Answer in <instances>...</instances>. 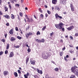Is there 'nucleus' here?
Masks as SVG:
<instances>
[{
	"label": "nucleus",
	"instance_id": "obj_1",
	"mask_svg": "<svg viewBox=\"0 0 78 78\" xmlns=\"http://www.w3.org/2000/svg\"><path fill=\"white\" fill-rule=\"evenodd\" d=\"M63 25H64V24L62 23H59L58 24H55V26L56 28L58 29H59V30H62L64 31L65 30L64 28H63Z\"/></svg>",
	"mask_w": 78,
	"mask_h": 78
},
{
	"label": "nucleus",
	"instance_id": "obj_2",
	"mask_svg": "<svg viewBox=\"0 0 78 78\" xmlns=\"http://www.w3.org/2000/svg\"><path fill=\"white\" fill-rule=\"evenodd\" d=\"M41 56H42V57L43 59H48V56L46 55V54H45V52H43L42 53H41Z\"/></svg>",
	"mask_w": 78,
	"mask_h": 78
},
{
	"label": "nucleus",
	"instance_id": "obj_3",
	"mask_svg": "<svg viewBox=\"0 0 78 78\" xmlns=\"http://www.w3.org/2000/svg\"><path fill=\"white\" fill-rule=\"evenodd\" d=\"M26 37L27 39H28V37H29V36H32L33 35V34L31 32H29L28 33H27L25 34Z\"/></svg>",
	"mask_w": 78,
	"mask_h": 78
},
{
	"label": "nucleus",
	"instance_id": "obj_4",
	"mask_svg": "<svg viewBox=\"0 0 78 78\" xmlns=\"http://www.w3.org/2000/svg\"><path fill=\"white\" fill-rule=\"evenodd\" d=\"M55 17L56 19H58V18H59V19H62V16H59V15H58V13H56L55 14Z\"/></svg>",
	"mask_w": 78,
	"mask_h": 78
},
{
	"label": "nucleus",
	"instance_id": "obj_5",
	"mask_svg": "<svg viewBox=\"0 0 78 78\" xmlns=\"http://www.w3.org/2000/svg\"><path fill=\"white\" fill-rule=\"evenodd\" d=\"M74 28V26L73 25L71 26L70 27L67 28V30L69 31H70Z\"/></svg>",
	"mask_w": 78,
	"mask_h": 78
},
{
	"label": "nucleus",
	"instance_id": "obj_6",
	"mask_svg": "<svg viewBox=\"0 0 78 78\" xmlns=\"http://www.w3.org/2000/svg\"><path fill=\"white\" fill-rule=\"evenodd\" d=\"M70 8H71V11H72L73 12L74 10V7L73 6V4H70Z\"/></svg>",
	"mask_w": 78,
	"mask_h": 78
},
{
	"label": "nucleus",
	"instance_id": "obj_7",
	"mask_svg": "<svg viewBox=\"0 0 78 78\" xmlns=\"http://www.w3.org/2000/svg\"><path fill=\"white\" fill-rule=\"evenodd\" d=\"M14 52H11L10 53L9 57L12 58V57H13L14 56Z\"/></svg>",
	"mask_w": 78,
	"mask_h": 78
},
{
	"label": "nucleus",
	"instance_id": "obj_8",
	"mask_svg": "<svg viewBox=\"0 0 78 78\" xmlns=\"http://www.w3.org/2000/svg\"><path fill=\"white\" fill-rule=\"evenodd\" d=\"M77 68V67L76 66H75L74 67H72L71 69V70H72V72H74V70L76 69Z\"/></svg>",
	"mask_w": 78,
	"mask_h": 78
},
{
	"label": "nucleus",
	"instance_id": "obj_9",
	"mask_svg": "<svg viewBox=\"0 0 78 78\" xmlns=\"http://www.w3.org/2000/svg\"><path fill=\"white\" fill-rule=\"evenodd\" d=\"M30 62L31 64L33 65H34L35 64V61L34 60L30 59Z\"/></svg>",
	"mask_w": 78,
	"mask_h": 78
},
{
	"label": "nucleus",
	"instance_id": "obj_10",
	"mask_svg": "<svg viewBox=\"0 0 78 78\" xmlns=\"http://www.w3.org/2000/svg\"><path fill=\"white\" fill-rule=\"evenodd\" d=\"M14 31L13 30V29H12L10 30L9 31V33H10V34H12L14 33Z\"/></svg>",
	"mask_w": 78,
	"mask_h": 78
},
{
	"label": "nucleus",
	"instance_id": "obj_11",
	"mask_svg": "<svg viewBox=\"0 0 78 78\" xmlns=\"http://www.w3.org/2000/svg\"><path fill=\"white\" fill-rule=\"evenodd\" d=\"M73 73H74L77 76V75L78 74V69H76L75 71V70H74L73 72H72Z\"/></svg>",
	"mask_w": 78,
	"mask_h": 78
},
{
	"label": "nucleus",
	"instance_id": "obj_12",
	"mask_svg": "<svg viewBox=\"0 0 78 78\" xmlns=\"http://www.w3.org/2000/svg\"><path fill=\"white\" fill-rule=\"evenodd\" d=\"M3 75H7L8 74V71H5L3 72Z\"/></svg>",
	"mask_w": 78,
	"mask_h": 78
},
{
	"label": "nucleus",
	"instance_id": "obj_13",
	"mask_svg": "<svg viewBox=\"0 0 78 78\" xmlns=\"http://www.w3.org/2000/svg\"><path fill=\"white\" fill-rule=\"evenodd\" d=\"M25 17H26L27 19V22H30V19L28 18V16H27V15H26Z\"/></svg>",
	"mask_w": 78,
	"mask_h": 78
},
{
	"label": "nucleus",
	"instance_id": "obj_14",
	"mask_svg": "<svg viewBox=\"0 0 78 78\" xmlns=\"http://www.w3.org/2000/svg\"><path fill=\"white\" fill-rule=\"evenodd\" d=\"M24 76L25 78H28V76H29V73H28V72H27V73L26 75L25 74H24Z\"/></svg>",
	"mask_w": 78,
	"mask_h": 78
},
{
	"label": "nucleus",
	"instance_id": "obj_15",
	"mask_svg": "<svg viewBox=\"0 0 78 78\" xmlns=\"http://www.w3.org/2000/svg\"><path fill=\"white\" fill-rule=\"evenodd\" d=\"M4 17H5V18L6 19H9L10 18V16L8 15H6L5 16L4 15Z\"/></svg>",
	"mask_w": 78,
	"mask_h": 78
},
{
	"label": "nucleus",
	"instance_id": "obj_16",
	"mask_svg": "<svg viewBox=\"0 0 78 78\" xmlns=\"http://www.w3.org/2000/svg\"><path fill=\"white\" fill-rule=\"evenodd\" d=\"M52 3L53 4H56V3H57V0H52Z\"/></svg>",
	"mask_w": 78,
	"mask_h": 78
},
{
	"label": "nucleus",
	"instance_id": "obj_17",
	"mask_svg": "<svg viewBox=\"0 0 78 78\" xmlns=\"http://www.w3.org/2000/svg\"><path fill=\"white\" fill-rule=\"evenodd\" d=\"M13 75H14L15 77H17L18 76V74L16 72H14Z\"/></svg>",
	"mask_w": 78,
	"mask_h": 78
},
{
	"label": "nucleus",
	"instance_id": "obj_18",
	"mask_svg": "<svg viewBox=\"0 0 78 78\" xmlns=\"http://www.w3.org/2000/svg\"><path fill=\"white\" fill-rule=\"evenodd\" d=\"M4 9L5 11V12L6 11L8 12V8H7V7H5L4 8Z\"/></svg>",
	"mask_w": 78,
	"mask_h": 78
},
{
	"label": "nucleus",
	"instance_id": "obj_19",
	"mask_svg": "<svg viewBox=\"0 0 78 78\" xmlns=\"http://www.w3.org/2000/svg\"><path fill=\"white\" fill-rule=\"evenodd\" d=\"M10 40L11 41H14L16 40V39L13 37H12Z\"/></svg>",
	"mask_w": 78,
	"mask_h": 78
},
{
	"label": "nucleus",
	"instance_id": "obj_20",
	"mask_svg": "<svg viewBox=\"0 0 78 78\" xmlns=\"http://www.w3.org/2000/svg\"><path fill=\"white\" fill-rule=\"evenodd\" d=\"M11 16H11V19H15V16H14V15H13V14H12L11 15Z\"/></svg>",
	"mask_w": 78,
	"mask_h": 78
},
{
	"label": "nucleus",
	"instance_id": "obj_21",
	"mask_svg": "<svg viewBox=\"0 0 78 78\" xmlns=\"http://www.w3.org/2000/svg\"><path fill=\"white\" fill-rule=\"evenodd\" d=\"M55 9L56 10H58V11L60 10V9H59V8L57 6H55Z\"/></svg>",
	"mask_w": 78,
	"mask_h": 78
},
{
	"label": "nucleus",
	"instance_id": "obj_22",
	"mask_svg": "<svg viewBox=\"0 0 78 78\" xmlns=\"http://www.w3.org/2000/svg\"><path fill=\"white\" fill-rule=\"evenodd\" d=\"M9 44H8L7 45V46L6 48V50H8V49H9Z\"/></svg>",
	"mask_w": 78,
	"mask_h": 78
},
{
	"label": "nucleus",
	"instance_id": "obj_23",
	"mask_svg": "<svg viewBox=\"0 0 78 78\" xmlns=\"http://www.w3.org/2000/svg\"><path fill=\"white\" fill-rule=\"evenodd\" d=\"M28 61H29V58H28L26 59V63L27 65L28 64Z\"/></svg>",
	"mask_w": 78,
	"mask_h": 78
},
{
	"label": "nucleus",
	"instance_id": "obj_24",
	"mask_svg": "<svg viewBox=\"0 0 78 78\" xmlns=\"http://www.w3.org/2000/svg\"><path fill=\"white\" fill-rule=\"evenodd\" d=\"M54 70L56 72H58L59 70V69L58 68H56L54 69Z\"/></svg>",
	"mask_w": 78,
	"mask_h": 78
},
{
	"label": "nucleus",
	"instance_id": "obj_25",
	"mask_svg": "<svg viewBox=\"0 0 78 78\" xmlns=\"http://www.w3.org/2000/svg\"><path fill=\"white\" fill-rule=\"evenodd\" d=\"M17 39H20H20H22V37L19 36H17Z\"/></svg>",
	"mask_w": 78,
	"mask_h": 78
},
{
	"label": "nucleus",
	"instance_id": "obj_26",
	"mask_svg": "<svg viewBox=\"0 0 78 78\" xmlns=\"http://www.w3.org/2000/svg\"><path fill=\"white\" fill-rule=\"evenodd\" d=\"M45 28H46V26H45L42 28V31H44V30H45Z\"/></svg>",
	"mask_w": 78,
	"mask_h": 78
},
{
	"label": "nucleus",
	"instance_id": "obj_27",
	"mask_svg": "<svg viewBox=\"0 0 78 78\" xmlns=\"http://www.w3.org/2000/svg\"><path fill=\"white\" fill-rule=\"evenodd\" d=\"M44 42H45V40L44 39H41V42L44 43Z\"/></svg>",
	"mask_w": 78,
	"mask_h": 78
},
{
	"label": "nucleus",
	"instance_id": "obj_28",
	"mask_svg": "<svg viewBox=\"0 0 78 78\" xmlns=\"http://www.w3.org/2000/svg\"><path fill=\"white\" fill-rule=\"evenodd\" d=\"M70 78H75V75H71L70 76Z\"/></svg>",
	"mask_w": 78,
	"mask_h": 78
},
{
	"label": "nucleus",
	"instance_id": "obj_29",
	"mask_svg": "<svg viewBox=\"0 0 78 78\" xmlns=\"http://www.w3.org/2000/svg\"><path fill=\"white\" fill-rule=\"evenodd\" d=\"M19 14L21 17H22V16H23V14L21 12H20Z\"/></svg>",
	"mask_w": 78,
	"mask_h": 78
},
{
	"label": "nucleus",
	"instance_id": "obj_30",
	"mask_svg": "<svg viewBox=\"0 0 78 78\" xmlns=\"http://www.w3.org/2000/svg\"><path fill=\"white\" fill-rule=\"evenodd\" d=\"M41 34V33L39 31H38L37 33V35H40Z\"/></svg>",
	"mask_w": 78,
	"mask_h": 78
},
{
	"label": "nucleus",
	"instance_id": "obj_31",
	"mask_svg": "<svg viewBox=\"0 0 78 78\" xmlns=\"http://www.w3.org/2000/svg\"><path fill=\"white\" fill-rule=\"evenodd\" d=\"M9 8L10 10H11V8H12V7H11V4H9Z\"/></svg>",
	"mask_w": 78,
	"mask_h": 78
},
{
	"label": "nucleus",
	"instance_id": "obj_32",
	"mask_svg": "<svg viewBox=\"0 0 78 78\" xmlns=\"http://www.w3.org/2000/svg\"><path fill=\"white\" fill-rule=\"evenodd\" d=\"M14 47L16 48H19V45L14 46Z\"/></svg>",
	"mask_w": 78,
	"mask_h": 78
},
{
	"label": "nucleus",
	"instance_id": "obj_33",
	"mask_svg": "<svg viewBox=\"0 0 78 78\" xmlns=\"http://www.w3.org/2000/svg\"><path fill=\"white\" fill-rule=\"evenodd\" d=\"M33 76L35 78H38V76L37 75H34Z\"/></svg>",
	"mask_w": 78,
	"mask_h": 78
},
{
	"label": "nucleus",
	"instance_id": "obj_34",
	"mask_svg": "<svg viewBox=\"0 0 78 78\" xmlns=\"http://www.w3.org/2000/svg\"><path fill=\"white\" fill-rule=\"evenodd\" d=\"M53 34H54V33L53 32H52V33L50 34V36H52Z\"/></svg>",
	"mask_w": 78,
	"mask_h": 78
},
{
	"label": "nucleus",
	"instance_id": "obj_35",
	"mask_svg": "<svg viewBox=\"0 0 78 78\" xmlns=\"http://www.w3.org/2000/svg\"><path fill=\"white\" fill-rule=\"evenodd\" d=\"M39 10L40 12H42V9H41V8H39Z\"/></svg>",
	"mask_w": 78,
	"mask_h": 78
},
{
	"label": "nucleus",
	"instance_id": "obj_36",
	"mask_svg": "<svg viewBox=\"0 0 78 78\" xmlns=\"http://www.w3.org/2000/svg\"><path fill=\"white\" fill-rule=\"evenodd\" d=\"M47 12L48 14L50 15L51 14V12L50 11L47 10Z\"/></svg>",
	"mask_w": 78,
	"mask_h": 78
},
{
	"label": "nucleus",
	"instance_id": "obj_37",
	"mask_svg": "<svg viewBox=\"0 0 78 78\" xmlns=\"http://www.w3.org/2000/svg\"><path fill=\"white\" fill-rule=\"evenodd\" d=\"M1 41L2 42H5V39H2L1 40Z\"/></svg>",
	"mask_w": 78,
	"mask_h": 78
},
{
	"label": "nucleus",
	"instance_id": "obj_38",
	"mask_svg": "<svg viewBox=\"0 0 78 78\" xmlns=\"http://www.w3.org/2000/svg\"><path fill=\"white\" fill-rule=\"evenodd\" d=\"M27 51L29 52H30L31 51V49H30V48H28L27 49Z\"/></svg>",
	"mask_w": 78,
	"mask_h": 78
},
{
	"label": "nucleus",
	"instance_id": "obj_39",
	"mask_svg": "<svg viewBox=\"0 0 78 78\" xmlns=\"http://www.w3.org/2000/svg\"><path fill=\"white\" fill-rule=\"evenodd\" d=\"M64 59L66 61H68V60H67V58L66 57V56L64 57Z\"/></svg>",
	"mask_w": 78,
	"mask_h": 78
},
{
	"label": "nucleus",
	"instance_id": "obj_40",
	"mask_svg": "<svg viewBox=\"0 0 78 78\" xmlns=\"http://www.w3.org/2000/svg\"><path fill=\"white\" fill-rule=\"evenodd\" d=\"M8 53V50H5V54L6 55V54H7Z\"/></svg>",
	"mask_w": 78,
	"mask_h": 78
},
{
	"label": "nucleus",
	"instance_id": "obj_41",
	"mask_svg": "<svg viewBox=\"0 0 78 78\" xmlns=\"http://www.w3.org/2000/svg\"><path fill=\"white\" fill-rule=\"evenodd\" d=\"M3 52L2 51H1L0 52V55H3Z\"/></svg>",
	"mask_w": 78,
	"mask_h": 78
},
{
	"label": "nucleus",
	"instance_id": "obj_42",
	"mask_svg": "<svg viewBox=\"0 0 78 78\" xmlns=\"http://www.w3.org/2000/svg\"><path fill=\"white\" fill-rule=\"evenodd\" d=\"M40 16L41 18H43L44 17V15H43V14H41L40 15Z\"/></svg>",
	"mask_w": 78,
	"mask_h": 78
},
{
	"label": "nucleus",
	"instance_id": "obj_43",
	"mask_svg": "<svg viewBox=\"0 0 78 78\" xmlns=\"http://www.w3.org/2000/svg\"><path fill=\"white\" fill-rule=\"evenodd\" d=\"M48 14L47 13H45V17L46 18H47V17H48Z\"/></svg>",
	"mask_w": 78,
	"mask_h": 78
},
{
	"label": "nucleus",
	"instance_id": "obj_44",
	"mask_svg": "<svg viewBox=\"0 0 78 78\" xmlns=\"http://www.w3.org/2000/svg\"><path fill=\"white\" fill-rule=\"evenodd\" d=\"M69 45L70 47H71V48H72V47H73V44H69Z\"/></svg>",
	"mask_w": 78,
	"mask_h": 78
},
{
	"label": "nucleus",
	"instance_id": "obj_45",
	"mask_svg": "<svg viewBox=\"0 0 78 78\" xmlns=\"http://www.w3.org/2000/svg\"><path fill=\"white\" fill-rule=\"evenodd\" d=\"M7 35L8 34H4V36H5V38H6V37H7Z\"/></svg>",
	"mask_w": 78,
	"mask_h": 78
},
{
	"label": "nucleus",
	"instance_id": "obj_46",
	"mask_svg": "<svg viewBox=\"0 0 78 78\" xmlns=\"http://www.w3.org/2000/svg\"><path fill=\"white\" fill-rule=\"evenodd\" d=\"M49 77L48 75V74H46L45 76V78H48Z\"/></svg>",
	"mask_w": 78,
	"mask_h": 78
},
{
	"label": "nucleus",
	"instance_id": "obj_47",
	"mask_svg": "<svg viewBox=\"0 0 78 78\" xmlns=\"http://www.w3.org/2000/svg\"><path fill=\"white\" fill-rule=\"evenodd\" d=\"M18 72L19 73H21V71H20V70H18Z\"/></svg>",
	"mask_w": 78,
	"mask_h": 78
},
{
	"label": "nucleus",
	"instance_id": "obj_48",
	"mask_svg": "<svg viewBox=\"0 0 78 78\" xmlns=\"http://www.w3.org/2000/svg\"><path fill=\"white\" fill-rule=\"evenodd\" d=\"M69 52H70V53H73V52H74V51H72V50H71L70 51H69Z\"/></svg>",
	"mask_w": 78,
	"mask_h": 78
},
{
	"label": "nucleus",
	"instance_id": "obj_49",
	"mask_svg": "<svg viewBox=\"0 0 78 78\" xmlns=\"http://www.w3.org/2000/svg\"><path fill=\"white\" fill-rule=\"evenodd\" d=\"M75 36H76L77 37V36H78V33H76L75 35Z\"/></svg>",
	"mask_w": 78,
	"mask_h": 78
},
{
	"label": "nucleus",
	"instance_id": "obj_50",
	"mask_svg": "<svg viewBox=\"0 0 78 78\" xmlns=\"http://www.w3.org/2000/svg\"><path fill=\"white\" fill-rule=\"evenodd\" d=\"M15 30H16V31H18V30H19V29H18V28H17V27H16Z\"/></svg>",
	"mask_w": 78,
	"mask_h": 78
},
{
	"label": "nucleus",
	"instance_id": "obj_51",
	"mask_svg": "<svg viewBox=\"0 0 78 78\" xmlns=\"http://www.w3.org/2000/svg\"><path fill=\"white\" fill-rule=\"evenodd\" d=\"M35 41H36V42H38L39 43V39H35Z\"/></svg>",
	"mask_w": 78,
	"mask_h": 78
},
{
	"label": "nucleus",
	"instance_id": "obj_52",
	"mask_svg": "<svg viewBox=\"0 0 78 78\" xmlns=\"http://www.w3.org/2000/svg\"><path fill=\"white\" fill-rule=\"evenodd\" d=\"M63 54H62V52H60V55L61 56H62V55Z\"/></svg>",
	"mask_w": 78,
	"mask_h": 78
},
{
	"label": "nucleus",
	"instance_id": "obj_53",
	"mask_svg": "<svg viewBox=\"0 0 78 78\" xmlns=\"http://www.w3.org/2000/svg\"><path fill=\"white\" fill-rule=\"evenodd\" d=\"M65 49H66V47L65 46L64 47V48L62 49V50H63V51H64Z\"/></svg>",
	"mask_w": 78,
	"mask_h": 78
},
{
	"label": "nucleus",
	"instance_id": "obj_54",
	"mask_svg": "<svg viewBox=\"0 0 78 78\" xmlns=\"http://www.w3.org/2000/svg\"><path fill=\"white\" fill-rule=\"evenodd\" d=\"M16 6H17L18 7H19V4H16Z\"/></svg>",
	"mask_w": 78,
	"mask_h": 78
},
{
	"label": "nucleus",
	"instance_id": "obj_55",
	"mask_svg": "<svg viewBox=\"0 0 78 78\" xmlns=\"http://www.w3.org/2000/svg\"><path fill=\"white\" fill-rule=\"evenodd\" d=\"M6 25L7 26H9V23H7L6 24Z\"/></svg>",
	"mask_w": 78,
	"mask_h": 78
},
{
	"label": "nucleus",
	"instance_id": "obj_56",
	"mask_svg": "<svg viewBox=\"0 0 78 78\" xmlns=\"http://www.w3.org/2000/svg\"><path fill=\"white\" fill-rule=\"evenodd\" d=\"M40 73H41V74H42V70L40 71Z\"/></svg>",
	"mask_w": 78,
	"mask_h": 78
},
{
	"label": "nucleus",
	"instance_id": "obj_57",
	"mask_svg": "<svg viewBox=\"0 0 78 78\" xmlns=\"http://www.w3.org/2000/svg\"><path fill=\"white\" fill-rule=\"evenodd\" d=\"M33 19H32V18H31L30 19V22H33Z\"/></svg>",
	"mask_w": 78,
	"mask_h": 78
},
{
	"label": "nucleus",
	"instance_id": "obj_58",
	"mask_svg": "<svg viewBox=\"0 0 78 78\" xmlns=\"http://www.w3.org/2000/svg\"><path fill=\"white\" fill-rule=\"evenodd\" d=\"M0 15H3V13L1 11H0Z\"/></svg>",
	"mask_w": 78,
	"mask_h": 78
},
{
	"label": "nucleus",
	"instance_id": "obj_59",
	"mask_svg": "<svg viewBox=\"0 0 78 78\" xmlns=\"http://www.w3.org/2000/svg\"><path fill=\"white\" fill-rule=\"evenodd\" d=\"M37 72L38 73H40V72H39V70L37 69Z\"/></svg>",
	"mask_w": 78,
	"mask_h": 78
},
{
	"label": "nucleus",
	"instance_id": "obj_60",
	"mask_svg": "<svg viewBox=\"0 0 78 78\" xmlns=\"http://www.w3.org/2000/svg\"><path fill=\"white\" fill-rule=\"evenodd\" d=\"M70 39H73V37H72V36H70Z\"/></svg>",
	"mask_w": 78,
	"mask_h": 78
},
{
	"label": "nucleus",
	"instance_id": "obj_61",
	"mask_svg": "<svg viewBox=\"0 0 78 78\" xmlns=\"http://www.w3.org/2000/svg\"><path fill=\"white\" fill-rule=\"evenodd\" d=\"M20 33L22 34H23V33H22V30L20 29Z\"/></svg>",
	"mask_w": 78,
	"mask_h": 78
},
{
	"label": "nucleus",
	"instance_id": "obj_62",
	"mask_svg": "<svg viewBox=\"0 0 78 78\" xmlns=\"http://www.w3.org/2000/svg\"><path fill=\"white\" fill-rule=\"evenodd\" d=\"M66 58H69V55H66Z\"/></svg>",
	"mask_w": 78,
	"mask_h": 78
},
{
	"label": "nucleus",
	"instance_id": "obj_63",
	"mask_svg": "<svg viewBox=\"0 0 78 78\" xmlns=\"http://www.w3.org/2000/svg\"><path fill=\"white\" fill-rule=\"evenodd\" d=\"M67 12H63V14H66Z\"/></svg>",
	"mask_w": 78,
	"mask_h": 78
},
{
	"label": "nucleus",
	"instance_id": "obj_64",
	"mask_svg": "<svg viewBox=\"0 0 78 78\" xmlns=\"http://www.w3.org/2000/svg\"><path fill=\"white\" fill-rule=\"evenodd\" d=\"M76 50H78V46L76 47Z\"/></svg>",
	"mask_w": 78,
	"mask_h": 78
}]
</instances>
